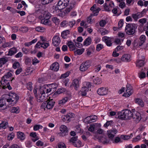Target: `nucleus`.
Wrapping results in <instances>:
<instances>
[{"label":"nucleus","mask_w":148,"mask_h":148,"mask_svg":"<svg viewBox=\"0 0 148 148\" xmlns=\"http://www.w3.org/2000/svg\"><path fill=\"white\" fill-rule=\"evenodd\" d=\"M57 87V84L55 83L48 85H45L39 89L34 88V92L37 101L38 102L44 101L47 97V95L46 94L51 91L52 92L55 91Z\"/></svg>","instance_id":"f257e3e1"},{"label":"nucleus","mask_w":148,"mask_h":148,"mask_svg":"<svg viewBox=\"0 0 148 148\" xmlns=\"http://www.w3.org/2000/svg\"><path fill=\"white\" fill-rule=\"evenodd\" d=\"M3 98H7L6 100L9 104L14 105L17 102L19 98L16 94L13 92H10L9 95H3Z\"/></svg>","instance_id":"f03ea898"},{"label":"nucleus","mask_w":148,"mask_h":148,"mask_svg":"<svg viewBox=\"0 0 148 148\" xmlns=\"http://www.w3.org/2000/svg\"><path fill=\"white\" fill-rule=\"evenodd\" d=\"M55 102L53 99H51L50 97L48 98L47 100L46 101H45L41 104V107L42 108L45 109L46 108L47 109H51L53 107Z\"/></svg>","instance_id":"7ed1b4c3"},{"label":"nucleus","mask_w":148,"mask_h":148,"mask_svg":"<svg viewBox=\"0 0 148 148\" xmlns=\"http://www.w3.org/2000/svg\"><path fill=\"white\" fill-rule=\"evenodd\" d=\"M12 75V74L8 72L5 75L1 78V85H4L5 84L9 83V82L11 80V76Z\"/></svg>","instance_id":"20e7f679"},{"label":"nucleus","mask_w":148,"mask_h":148,"mask_svg":"<svg viewBox=\"0 0 148 148\" xmlns=\"http://www.w3.org/2000/svg\"><path fill=\"white\" fill-rule=\"evenodd\" d=\"M137 58L136 63V66L139 68L143 66L145 64L144 56L141 54H139Z\"/></svg>","instance_id":"39448f33"},{"label":"nucleus","mask_w":148,"mask_h":148,"mask_svg":"<svg viewBox=\"0 0 148 148\" xmlns=\"http://www.w3.org/2000/svg\"><path fill=\"white\" fill-rule=\"evenodd\" d=\"M77 138V136L73 137L69 141L76 147H79L83 146V145H82L81 142L78 140Z\"/></svg>","instance_id":"423d86ee"},{"label":"nucleus","mask_w":148,"mask_h":148,"mask_svg":"<svg viewBox=\"0 0 148 148\" xmlns=\"http://www.w3.org/2000/svg\"><path fill=\"white\" fill-rule=\"evenodd\" d=\"M90 62L89 61H87L82 63L80 65L79 69L82 72L86 71L90 66Z\"/></svg>","instance_id":"0eeeda50"},{"label":"nucleus","mask_w":148,"mask_h":148,"mask_svg":"<svg viewBox=\"0 0 148 148\" xmlns=\"http://www.w3.org/2000/svg\"><path fill=\"white\" fill-rule=\"evenodd\" d=\"M125 30L126 33L130 35L133 34L135 32V27L132 25L128 24L125 28Z\"/></svg>","instance_id":"6e6552de"},{"label":"nucleus","mask_w":148,"mask_h":148,"mask_svg":"<svg viewBox=\"0 0 148 148\" xmlns=\"http://www.w3.org/2000/svg\"><path fill=\"white\" fill-rule=\"evenodd\" d=\"M69 1L70 0H60L57 5L60 9H63L69 4Z\"/></svg>","instance_id":"1a4fd4ad"},{"label":"nucleus","mask_w":148,"mask_h":148,"mask_svg":"<svg viewBox=\"0 0 148 148\" xmlns=\"http://www.w3.org/2000/svg\"><path fill=\"white\" fill-rule=\"evenodd\" d=\"M49 45V41H45L41 42H38L36 44L35 47V48H40L41 47L45 49L47 48Z\"/></svg>","instance_id":"9d476101"},{"label":"nucleus","mask_w":148,"mask_h":148,"mask_svg":"<svg viewBox=\"0 0 148 148\" xmlns=\"http://www.w3.org/2000/svg\"><path fill=\"white\" fill-rule=\"evenodd\" d=\"M97 116L95 115H92L86 117L84 119L86 123H89L95 122L97 120Z\"/></svg>","instance_id":"9b49d317"},{"label":"nucleus","mask_w":148,"mask_h":148,"mask_svg":"<svg viewBox=\"0 0 148 148\" xmlns=\"http://www.w3.org/2000/svg\"><path fill=\"white\" fill-rule=\"evenodd\" d=\"M62 9L60 8L59 6H57V5H56L55 6L53 7V13L57 16L63 17L64 15H63L62 11Z\"/></svg>","instance_id":"f8f14e48"},{"label":"nucleus","mask_w":148,"mask_h":148,"mask_svg":"<svg viewBox=\"0 0 148 148\" xmlns=\"http://www.w3.org/2000/svg\"><path fill=\"white\" fill-rule=\"evenodd\" d=\"M60 132L59 134L60 136H64L67 134L68 129L67 127L64 125H62L60 127Z\"/></svg>","instance_id":"ddd939ff"},{"label":"nucleus","mask_w":148,"mask_h":148,"mask_svg":"<svg viewBox=\"0 0 148 148\" xmlns=\"http://www.w3.org/2000/svg\"><path fill=\"white\" fill-rule=\"evenodd\" d=\"M127 88L126 92L123 94V96L126 97H128L132 94L133 90L132 86L130 84H127Z\"/></svg>","instance_id":"4468645a"},{"label":"nucleus","mask_w":148,"mask_h":148,"mask_svg":"<svg viewBox=\"0 0 148 148\" xmlns=\"http://www.w3.org/2000/svg\"><path fill=\"white\" fill-rule=\"evenodd\" d=\"M51 17V14L48 11H43L41 14L39 16V18L40 20L45 19H50Z\"/></svg>","instance_id":"2eb2a0df"},{"label":"nucleus","mask_w":148,"mask_h":148,"mask_svg":"<svg viewBox=\"0 0 148 148\" xmlns=\"http://www.w3.org/2000/svg\"><path fill=\"white\" fill-rule=\"evenodd\" d=\"M108 89L106 87H101L99 88L97 91L98 94L100 95H105L108 93Z\"/></svg>","instance_id":"dca6fc26"},{"label":"nucleus","mask_w":148,"mask_h":148,"mask_svg":"<svg viewBox=\"0 0 148 148\" xmlns=\"http://www.w3.org/2000/svg\"><path fill=\"white\" fill-rule=\"evenodd\" d=\"M60 42V37L58 36H55L52 39V44L55 46H57Z\"/></svg>","instance_id":"f3484780"},{"label":"nucleus","mask_w":148,"mask_h":148,"mask_svg":"<svg viewBox=\"0 0 148 148\" xmlns=\"http://www.w3.org/2000/svg\"><path fill=\"white\" fill-rule=\"evenodd\" d=\"M117 132V130L114 129L112 130L108 131L107 132V135L109 138L111 139H112Z\"/></svg>","instance_id":"a211bd4d"},{"label":"nucleus","mask_w":148,"mask_h":148,"mask_svg":"<svg viewBox=\"0 0 148 148\" xmlns=\"http://www.w3.org/2000/svg\"><path fill=\"white\" fill-rule=\"evenodd\" d=\"M122 61L127 62H130L131 60V56L129 54H125L123 55L121 58Z\"/></svg>","instance_id":"6ab92c4d"},{"label":"nucleus","mask_w":148,"mask_h":148,"mask_svg":"<svg viewBox=\"0 0 148 148\" xmlns=\"http://www.w3.org/2000/svg\"><path fill=\"white\" fill-rule=\"evenodd\" d=\"M132 118L136 123L139 122L142 119L141 114L138 112H136L135 115L133 114Z\"/></svg>","instance_id":"aec40b11"},{"label":"nucleus","mask_w":148,"mask_h":148,"mask_svg":"<svg viewBox=\"0 0 148 148\" xmlns=\"http://www.w3.org/2000/svg\"><path fill=\"white\" fill-rule=\"evenodd\" d=\"M90 10L92 11V14L94 16H97L100 9L99 8H96V5H94L90 8Z\"/></svg>","instance_id":"412c9836"},{"label":"nucleus","mask_w":148,"mask_h":148,"mask_svg":"<svg viewBox=\"0 0 148 148\" xmlns=\"http://www.w3.org/2000/svg\"><path fill=\"white\" fill-rule=\"evenodd\" d=\"M112 39L111 38L106 36H104L102 38V40L106 43L107 46H109L112 45Z\"/></svg>","instance_id":"4be33fe9"},{"label":"nucleus","mask_w":148,"mask_h":148,"mask_svg":"<svg viewBox=\"0 0 148 148\" xmlns=\"http://www.w3.org/2000/svg\"><path fill=\"white\" fill-rule=\"evenodd\" d=\"M38 135L36 132H32L30 133L29 136L31 138L32 140L35 142L39 139Z\"/></svg>","instance_id":"5701e85b"},{"label":"nucleus","mask_w":148,"mask_h":148,"mask_svg":"<svg viewBox=\"0 0 148 148\" xmlns=\"http://www.w3.org/2000/svg\"><path fill=\"white\" fill-rule=\"evenodd\" d=\"M125 112L124 114H125V120L130 119H131L133 117L132 112L129 110H125Z\"/></svg>","instance_id":"b1692460"},{"label":"nucleus","mask_w":148,"mask_h":148,"mask_svg":"<svg viewBox=\"0 0 148 148\" xmlns=\"http://www.w3.org/2000/svg\"><path fill=\"white\" fill-rule=\"evenodd\" d=\"M2 97L0 99V110H4L6 108V99Z\"/></svg>","instance_id":"393cba45"},{"label":"nucleus","mask_w":148,"mask_h":148,"mask_svg":"<svg viewBox=\"0 0 148 148\" xmlns=\"http://www.w3.org/2000/svg\"><path fill=\"white\" fill-rule=\"evenodd\" d=\"M17 138L21 140H23L25 138L26 136L24 133L21 132H16Z\"/></svg>","instance_id":"a878e982"},{"label":"nucleus","mask_w":148,"mask_h":148,"mask_svg":"<svg viewBox=\"0 0 148 148\" xmlns=\"http://www.w3.org/2000/svg\"><path fill=\"white\" fill-rule=\"evenodd\" d=\"M50 69L53 71H57L59 69V64L57 62L53 63L51 65Z\"/></svg>","instance_id":"bb28decb"},{"label":"nucleus","mask_w":148,"mask_h":148,"mask_svg":"<svg viewBox=\"0 0 148 148\" xmlns=\"http://www.w3.org/2000/svg\"><path fill=\"white\" fill-rule=\"evenodd\" d=\"M80 83V80L77 79H74L73 80L72 84L75 90H77L79 87Z\"/></svg>","instance_id":"cd10ccee"},{"label":"nucleus","mask_w":148,"mask_h":148,"mask_svg":"<svg viewBox=\"0 0 148 148\" xmlns=\"http://www.w3.org/2000/svg\"><path fill=\"white\" fill-rule=\"evenodd\" d=\"M70 100V99L69 97H65L63 98L61 100L59 101L58 103L60 106L63 105Z\"/></svg>","instance_id":"c85d7f7f"},{"label":"nucleus","mask_w":148,"mask_h":148,"mask_svg":"<svg viewBox=\"0 0 148 148\" xmlns=\"http://www.w3.org/2000/svg\"><path fill=\"white\" fill-rule=\"evenodd\" d=\"M67 44L70 51H73L75 50L76 46L73 42L71 41H68Z\"/></svg>","instance_id":"c756f323"},{"label":"nucleus","mask_w":148,"mask_h":148,"mask_svg":"<svg viewBox=\"0 0 148 148\" xmlns=\"http://www.w3.org/2000/svg\"><path fill=\"white\" fill-rule=\"evenodd\" d=\"M8 125V122L7 120L2 121L0 123V129H5L6 128Z\"/></svg>","instance_id":"7c9ffc66"},{"label":"nucleus","mask_w":148,"mask_h":148,"mask_svg":"<svg viewBox=\"0 0 148 148\" xmlns=\"http://www.w3.org/2000/svg\"><path fill=\"white\" fill-rule=\"evenodd\" d=\"M74 114L72 113H69L65 116L64 121L69 122L71 120V118L73 117Z\"/></svg>","instance_id":"2f4dec72"},{"label":"nucleus","mask_w":148,"mask_h":148,"mask_svg":"<svg viewBox=\"0 0 148 148\" xmlns=\"http://www.w3.org/2000/svg\"><path fill=\"white\" fill-rule=\"evenodd\" d=\"M10 111L11 113L18 114L20 112V109L18 107H14L10 109Z\"/></svg>","instance_id":"473e14b6"},{"label":"nucleus","mask_w":148,"mask_h":148,"mask_svg":"<svg viewBox=\"0 0 148 148\" xmlns=\"http://www.w3.org/2000/svg\"><path fill=\"white\" fill-rule=\"evenodd\" d=\"M102 82V80L101 78L99 77H96L93 79V82L94 84L99 85L101 84Z\"/></svg>","instance_id":"72a5a7b5"},{"label":"nucleus","mask_w":148,"mask_h":148,"mask_svg":"<svg viewBox=\"0 0 148 148\" xmlns=\"http://www.w3.org/2000/svg\"><path fill=\"white\" fill-rule=\"evenodd\" d=\"M125 112V110L119 112H118L119 118L122 120H125V114H124Z\"/></svg>","instance_id":"f704fd0d"},{"label":"nucleus","mask_w":148,"mask_h":148,"mask_svg":"<svg viewBox=\"0 0 148 148\" xmlns=\"http://www.w3.org/2000/svg\"><path fill=\"white\" fill-rule=\"evenodd\" d=\"M70 34V31L69 30H66L62 32L61 36L62 38L64 39L66 38L68 35Z\"/></svg>","instance_id":"c9c22d12"},{"label":"nucleus","mask_w":148,"mask_h":148,"mask_svg":"<svg viewBox=\"0 0 148 148\" xmlns=\"http://www.w3.org/2000/svg\"><path fill=\"white\" fill-rule=\"evenodd\" d=\"M92 40L90 37H89L84 41L83 44L86 46H88L90 45L91 43Z\"/></svg>","instance_id":"e433bc0d"},{"label":"nucleus","mask_w":148,"mask_h":148,"mask_svg":"<svg viewBox=\"0 0 148 148\" xmlns=\"http://www.w3.org/2000/svg\"><path fill=\"white\" fill-rule=\"evenodd\" d=\"M74 53L75 55H81L82 54L84 51L85 49L82 48L81 49H76L74 50Z\"/></svg>","instance_id":"4c0bfd02"},{"label":"nucleus","mask_w":148,"mask_h":148,"mask_svg":"<svg viewBox=\"0 0 148 148\" xmlns=\"http://www.w3.org/2000/svg\"><path fill=\"white\" fill-rule=\"evenodd\" d=\"M26 99L32 105L33 103V97L28 92L26 97Z\"/></svg>","instance_id":"58836bf2"},{"label":"nucleus","mask_w":148,"mask_h":148,"mask_svg":"<svg viewBox=\"0 0 148 148\" xmlns=\"http://www.w3.org/2000/svg\"><path fill=\"white\" fill-rule=\"evenodd\" d=\"M17 52V49L16 48L13 47L10 49L7 55L8 56H11Z\"/></svg>","instance_id":"ea45409f"},{"label":"nucleus","mask_w":148,"mask_h":148,"mask_svg":"<svg viewBox=\"0 0 148 148\" xmlns=\"http://www.w3.org/2000/svg\"><path fill=\"white\" fill-rule=\"evenodd\" d=\"M135 101L136 103L138 104L141 107H143L144 106V103L142 99L139 98H136L135 99Z\"/></svg>","instance_id":"a19ab883"},{"label":"nucleus","mask_w":148,"mask_h":148,"mask_svg":"<svg viewBox=\"0 0 148 148\" xmlns=\"http://www.w3.org/2000/svg\"><path fill=\"white\" fill-rule=\"evenodd\" d=\"M89 89L87 87H83L81 89L82 95L84 96L86 95L87 92L88 91Z\"/></svg>","instance_id":"79ce46f5"},{"label":"nucleus","mask_w":148,"mask_h":148,"mask_svg":"<svg viewBox=\"0 0 148 148\" xmlns=\"http://www.w3.org/2000/svg\"><path fill=\"white\" fill-rule=\"evenodd\" d=\"M140 42L139 44V46H141L145 41L146 40V36L144 35H142L140 37Z\"/></svg>","instance_id":"37998d69"},{"label":"nucleus","mask_w":148,"mask_h":148,"mask_svg":"<svg viewBox=\"0 0 148 148\" xmlns=\"http://www.w3.org/2000/svg\"><path fill=\"white\" fill-rule=\"evenodd\" d=\"M49 19H45L41 20L42 23L45 25H51V21L49 20Z\"/></svg>","instance_id":"c03bdc74"},{"label":"nucleus","mask_w":148,"mask_h":148,"mask_svg":"<svg viewBox=\"0 0 148 148\" xmlns=\"http://www.w3.org/2000/svg\"><path fill=\"white\" fill-rule=\"evenodd\" d=\"M65 144L63 142H60L56 146V148H66Z\"/></svg>","instance_id":"a18cd8bd"},{"label":"nucleus","mask_w":148,"mask_h":148,"mask_svg":"<svg viewBox=\"0 0 148 148\" xmlns=\"http://www.w3.org/2000/svg\"><path fill=\"white\" fill-rule=\"evenodd\" d=\"M15 134L13 132H11L8 134L7 137L8 140L9 141L12 140L14 138Z\"/></svg>","instance_id":"49530a36"},{"label":"nucleus","mask_w":148,"mask_h":148,"mask_svg":"<svg viewBox=\"0 0 148 148\" xmlns=\"http://www.w3.org/2000/svg\"><path fill=\"white\" fill-rule=\"evenodd\" d=\"M8 58L7 57H3L0 58L1 63L2 64V65L8 61Z\"/></svg>","instance_id":"de8ad7c7"},{"label":"nucleus","mask_w":148,"mask_h":148,"mask_svg":"<svg viewBox=\"0 0 148 148\" xmlns=\"http://www.w3.org/2000/svg\"><path fill=\"white\" fill-rule=\"evenodd\" d=\"M35 29L38 32H44L46 30V29L45 28L39 26L36 27Z\"/></svg>","instance_id":"09e8293b"},{"label":"nucleus","mask_w":148,"mask_h":148,"mask_svg":"<svg viewBox=\"0 0 148 148\" xmlns=\"http://www.w3.org/2000/svg\"><path fill=\"white\" fill-rule=\"evenodd\" d=\"M95 124L92 123L90 125V127L88 128L89 131L91 132H93L95 130Z\"/></svg>","instance_id":"8fccbe9b"},{"label":"nucleus","mask_w":148,"mask_h":148,"mask_svg":"<svg viewBox=\"0 0 148 148\" xmlns=\"http://www.w3.org/2000/svg\"><path fill=\"white\" fill-rule=\"evenodd\" d=\"M42 126L40 125H36L34 126L33 130L34 131H36L38 130L39 129H42Z\"/></svg>","instance_id":"3c124183"},{"label":"nucleus","mask_w":148,"mask_h":148,"mask_svg":"<svg viewBox=\"0 0 148 148\" xmlns=\"http://www.w3.org/2000/svg\"><path fill=\"white\" fill-rule=\"evenodd\" d=\"M100 32L101 35L103 36L109 33V32L105 29H103L100 30Z\"/></svg>","instance_id":"603ef678"},{"label":"nucleus","mask_w":148,"mask_h":148,"mask_svg":"<svg viewBox=\"0 0 148 148\" xmlns=\"http://www.w3.org/2000/svg\"><path fill=\"white\" fill-rule=\"evenodd\" d=\"M36 145L37 146L40 147H43L45 146L43 142L40 140H38L36 142Z\"/></svg>","instance_id":"864d4df0"},{"label":"nucleus","mask_w":148,"mask_h":148,"mask_svg":"<svg viewBox=\"0 0 148 148\" xmlns=\"http://www.w3.org/2000/svg\"><path fill=\"white\" fill-rule=\"evenodd\" d=\"M53 0H41V3L43 5L50 3L53 2Z\"/></svg>","instance_id":"5fc2aeb1"},{"label":"nucleus","mask_w":148,"mask_h":148,"mask_svg":"<svg viewBox=\"0 0 148 148\" xmlns=\"http://www.w3.org/2000/svg\"><path fill=\"white\" fill-rule=\"evenodd\" d=\"M92 16H90L87 18V22L88 23L92 24L95 22V20L94 18L92 19Z\"/></svg>","instance_id":"6e6d98bb"},{"label":"nucleus","mask_w":148,"mask_h":148,"mask_svg":"<svg viewBox=\"0 0 148 148\" xmlns=\"http://www.w3.org/2000/svg\"><path fill=\"white\" fill-rule=\"evenodd\" d=\"M72 9V8L71 6H70L69 7H67V8L66 10H65V11L64 12V14H63V15H64V16L65 15L67 14L68 13H69L70 11Z\"/></svg>","instance_id":"4d7b16f0"},{"label":"nucleus","mask_w":148,"mask_h":148,"mask_svg":"<svg viewBox=\"0 0 148 148\" xmlns=\"http://www.w3.org/2000/svg\"><path fill=\"white\" fill-rule=\"evenodd\" d=\"M2 86V88L3 89H5L6 88H7L9 90H10L12 89V87L11 86L9 85V83L7 84H6L4 85H1Z\"/></svg>","instance_id":"13d9d810"},{"label":"nucleus","mask_w":148,"mask_h":148,"mask_svg":"<svg viewBox=\"0 0 148 148\" xmlns=\"http://www.w3.org/2000/svg\"><path fill=\"white\" fill-rule=\"evenodd\" d=\"M147 21V19L145 18H143L140 19L138 21V22L142 25H144Z\"/></svg>","instance_id":"bf43d9fd"},{"label":"nucleus","mask_w":148,"mask_h":148,"mask_svg":"<svg viewBox=\"0 0 148 148\" xmlns=\"http://www.w3.org/2000/svg\"><path fill=\"white\" fill-rule=\"evenodd\" d=\"M113 123V122L112 121H108L106 123L104 124V126L105 127H107L109 126L112 125Z\"/></svg>","instance_id":"052dcab7"},{"label":"nucleus","mask_w":148,"mask_h":148,"mask_svg":"<svg viewBox=\"0 0 148 148\" xmlns=\"http://www.w3.org/2000/svg\"><path fill=\"white\" fill-rule=\"evenodd\" d=\"M107 22L105 20H102L100 21L99 23L100 26L101 27H104L106 24Z\"/></svg>","instance_id":"680f3d73"},{"label":"nucleus","mask_w":148,"mask_h":148,"mask_svg":"<svg viewBox=\"0 0 148 148\" xmlns=\"http://www.w3.org/2000/svg\"><path fill=\"white\" fill-rule=\"evenodd\" d=\"M121 138L124 140H127L131 138V136L128 135H122L121 136Z\"/></svg>","instance_id":"e2e57ef3"},{"label":"nucleus","mask_w":148,"mask_h":148,"mask_svg":"<svg viewBox=\"0 0 148 148\" xmlns=\"http://www.w3.org/2000/svg\"><path fill=\"white\" fill-rule=\"evenodd\" d=\"M52 21L56 24V25L58 24L60 21L59 19L56 17H54L52 18Z\"/></svg>","instance_id":"0e129e2a"},{"label":"nucleus","mask_w":148,"mask_h":148,"mask_svg":"<svg viewBox=\"0 0 148 148\" xmlns=\"http://www.w3.org/2000/svg\"><path fill=\"white\" fill-rule=\"evenodd\" d=\"M19 30L23 33L26 32L28 30V28L26 27H22L19 29Z\"/></svg>","instance_id":"69168bd1"},{"label":"nucleus","mask_w":148,"mask_h":148,"mask_svg":"<svg viewBox=\"0 0 148 148\" xmlns=\"http://www.w3.org/2000/svg\"><path fill=\"white\" fill-rule=\"evenodd\" d=\"M32 83L31 82H28L27 84V89L31 91L32 89Z\"/></svg>","instance_id":"338daca9"},{"label":"nucleus","mask_w":148,"mask_h":148,"mask_svg":"<svg viewBox=\"0 0 148 148\" xmlns=\"http://www.w3.org/2000/svg\"><path fill=\"white\" fill-rule=\"evenodd\" d=\"M68 22L66 21H64L60 23V25L62 27H65L68 25Z\"/></svg>","instance_id":"774afa93"}]
</instances>
